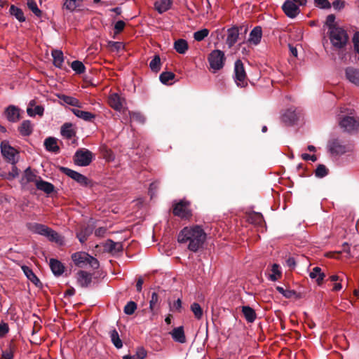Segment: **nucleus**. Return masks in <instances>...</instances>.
<instances>
[{
	"label": "nucleus",
	"mask_w": 359,
	"mask_h": 359,
	"mask_svg": "<svg viewBox=\"0 0 359 359\" xmlns=\"http://www.w3.org/2000/svg\"><path fill=\"white\" fill-rule=\"evenodd\" d=\"M206 239L203 229L198 225L187 226L181 230L178 235V242L184 243L189 242L188 249L196 252L202 247Z\"/></svg>",
	"instance_id": "nucleus-1"
},
{
	"label": "nucleus",
	"mask_w": 359,
	"mask_h": 359,
	"mask_svg": "<svg viewBox=\"0 0 359 359\" xmlns=\"http://www.w3.org/2000/svg\"><path fill=\"white\" fill-rule=\"evenodd\" d=\"M329 37L332 45L337 49L344 48L348 39L346 32L341 27H332L329 31Z\"/></svg>",
	"instance_id": "nucleus-2"
},
{
	"label": "nucleus",
	"mask_w": 359,
	"mask_h": 359,
	"mask_svg": "<svg viewBox=\"0 0 359 359\" xmlns=\"http://www.w3.org/2000/svg\"><path fill=\"white\" fill-rule=\"evenodd\" d=\"M72 259L75 265L81 268L90 266L91 268L96 269L99 267L97 259L85 252L74 253L72 255Z\"/></svg>",
	"instance_id": "nucleus-3"
},
{
	"label": "nucleus",
	"mask_w": 359,
	"mask_h": 359,
	"mask_svg": "<svg viewBox=\"0 0 359 359\" xmlns=\"http://www.w3.org/2000/svg\"><path fill=\"white\" fill-rule=\"evenodd\" d=\"M234 81L237 86L243 88L248 85V79L245 68L241 60H238L234 64Z\"/></svg>",
	"instance_id": "nucleus-4"
},
{
	"label": "nucleus",
	"mask_w": 359,
	"mask_h": 359,
	"mask_svg": "<svg viewBox=\"0 0 359 359\" xmlns=\"http://www.w3.org/2000/svg\"><path fill=\"white\" fill-rule=\"evenodd\" d=\"M1 152L2 156L12 164H15L18 161V152L13 147H11L9 142L6 140H4L0 144Z\"/></svg>",
	"instance_id": "nucleus-5"
},
{
	"label": "nucleus",
	"mask_w": 359,
	"mask_h": 359,
	"mask_svg": "<svg viewBox=\"0 0 359 359\" xmlns=\"http://www.w3.org/2000/svg\"><path fill=\"white\" fill-rule=\"evenodd\" d=\"M224 53L219 50H212L208 56L210 66L214 71L221 69L224 67Z\"/></svg>",
	"instance_id": "nucleus-6"
},
{
	"label": "nucleus",
	"mask_w": 359,
	"mask_h": 359,
	"mask_svg": "<svg viewBox=\"0 0 359 359\" xmlns=\"http://www.w3.org/2000/svg\"><path fill=\"white\" fill-rule=\"evenodd\" d=\"M93 159V154L90 151L83 149L76 151L74 154V163L79 166L88 165Z\"/></svg>",
	"instance_id": "nucleus-7"
},
{
	"label": "nucleus",
	"mask_w": 359,
	"mask_h": 359,
	"mask_svg": "<svg viewBox=\"0 0 359 359\" xmlns=\"http://www.w3.org/2000/svg\"><path fill=\"white\" fill-rule=\"evenodd\" d=\"M190 203L185 200H181L174 205L173 214L181 218H188L191 215L189 209Z\"/></svg>",
	"instance_id": "nucleus-8"
},
{
	"label": "nucleus",
	"mask_w": 359,
	"mask_h": 359,
	"mask_svg": "<svg viewBox=\"0 0 359 359\" xmlns=\"http://www.w3.org/2000/svg\"><path fill=\"white\" fill-rule=\"evenodd\" d=\"M328 151L333 155H342L350 150V147L344 144L338 139L331 140L327 144Z\"/></svg>",
	"instance_id": "nucleus-9"
},
{
	"label": "nucleus",
	"mask_w": 359,
	"mask_h": 359,
	"mask_svg": "<svg viewBox=\"0 0 359 359\" xmlns=\"http://www.w3.org/2000/svg\"><path fill=\"white\" fill-rule=\"evenodd\" d=\"M340 127L346 132L351 133L357 130L359 123L351 116H345L339 122Z\"/></svg>",
	"instance_id": "nucleus-10"
},
{
	"label": "nucleus",
	"mask_w": 359,
	"mask_h": 359,
	"mask_svg": "<svg viewBox=\"0 0 359 359\" xmlns=\"http://www.w3.org/2000/svg\"><path fill=\"white\" fill-rule=\"evenodd\" d=\"M300 5H298L296 3H294L292 1H285L284 4L282 6V8L285 13V15L290 18H295L300 12L299 6Z\"/></svg>",
	"instance_id": "nucleus-11"
},
{
	"label": "nucleus",
	"mask_w": 359,
	"mask_h": 359,
	"mask_svg": "<svg viewBox=\"0 0 359 359\" xmlns=\"http://www.w3.org/2000/svg\"><path fill=\"white\" fill-rule=\"evenodd\" d=\"M61 170L65 175H67L68 177H71L74 180H75L76 182H78L81 185H82V186L88 185V180L83 175H82L76 171H74L73 170H71L69 168H62Z\"/></svg>",
	"instance_id": "nucleus-12"
},
{
	"label": "nucleus",
	"mask_w": 359,
	"mask_h": 359,
	"mask_svg": "<svg viewBox=\"0 0 359 359\" xmlns=\"http://www.w3.org/2000/svg\"><path fill=\"white\" fill-rule=\"evenodd\" d=\"M108 102L111 108L120 111L123 109L125 100L118 94L112 93L109 96Z\"/></svg>",
	"instance_id": "nucleus-13"
},
{
	"label": "nucleus",
	"mask_w": 359,
	"mask_h": 359,
	"mask_svg": "<svg viewBox=\"0 0 359 359\" xmlns=\"http://www.w3.org/2000/svg\"><path fill=\"white\" fill-rule=\"evenodd\" d=\"M5 114L7 119L11 122H17L20 119V110L13 105L7 107Z\"/></svg>",
	"instance_id": "nucleus-14"
},
{
	"label": "nucleus",
	"mask_w": 359,
	"mask_h": 359,
	"mask_svg": "<svg viewBox=\"0 0 359 359\" xmlns=\"http://www.w3.org/2000/svg\"><path fill=\"white\" fill-rule=\"evenodd\" d=\"M346 77L351 83L359 86V69L353 67L346 68Z\"/></svg>",
	"instance_id": "nucleus-15"
},
{
	"label": "nucleus",
	"mask_w": 359,
	"mask_h": 359,
	"mask_svg": "<svg viewBox=\"0 0 359 359\" xmlns=\"http://www.w3.org/2000/svg\"><path fill=\"white\" fill-rule=\"evenodd\" d=\"M83 0H65L62 8L69 12L79 11L82 6Z\"/></svg>",
	"instance_id": "nucleus-16"
},
{
	"label": "nucleus",
	"mask_w": 359,
	"mask_h": 359,
	"mask_svg": "<svg viewBox=\"0 0 359 359\" xmlns=\"http://www.w3.org/2000/svg\"><path fill=\"white\" fill-rule=\"evenodd\" d=\"M77 280L81 287H88L92 281V275L86 271H80L77 273Z\"/></svg>",
	"instance_id": "nucleus-17"
},
{
	"label": "nucleus",
	"mask_w": 359,
	"mask_h": 359,
	"mask_svg": "<svg viewBox=\"0 0 359 359\" xmlns=\"http://www.w3.org/2000/svg\"><path fill=\"white\" fill-rule=\"evenodd\" d=\"M28 229L33 233L46 236L49 231V227L39 223H31L28 224Z\"/></svg>",
	"instance_id": "nucleus-18"
},
{
	"label": "nucleus",
	"mask_w": 359,
	"mask_h": 359,
	"mask_svg": "<svg viewBox=\"0 0 359 359\" xmlns=\"http://www.w3.org/2000/svg\"><path fill=\"white\" fill-rule=\"evenodd\" d=\"M170 334L174 341L181 344H184L186 342V337L182 326L174 328L172 331L170 332Z\"/></svg>",
	"instance_id": "nucleus-19"
},
{
	"label": "nucleus",
	"mask_w": 359,
	"mask_h": 359,
	"mask_svg": "<svg viewBox=\"0 0 359 359\" xmlns=\"http://www.w3.org/2000/svg\"><path fill=\"white\" fill-rule=\"evenodd\" d=\"M35 105V101L31 100L29 103V106L27 109V113L29 116H34L36 115L42 116L43 114L44 109L41 105Z\"/></svg>",
	"instance_id": "nucleus-20"
},
{
	"label": "nucleus",
	"mask_w": 359,
	"mask_h": 359,
	"mask_svg": "<svg viewBox=\"0 0 359 359\" xmlns=\"http://www.w3.org/2000/svg\"><path fill=\"white\" fill-rule=\"evenodd\" d=\"M58 98L62 101L65 104L71 105L72 107H76L79 108L83 107V104L76 97L68 96L65 95H58Z\"/></svg>",
	"instance_id": "nucleus-21"
},
{
	"label": "nucleus",
	"mask_w": 359,
	"mask_h": 359,
	"mask_svg": "<svg viewBox=\"0 0 359 359\" xmlns=\"http://www.w3.org/2000/svg\"><path fill=\"white\" fill-rule=\"evenodd\" d=\"M262 31L261 27H255L250 33L248 41L254 44L257 45L262 39Z\"/></svg>",
	"instance_id": "nucleus-22"
},
{
	"label": "nucleus",
	"mask_w": 359,
	"mask_h": 359,
	"mask_svg": "<svg viewBox=\"0 0 359 359\" xmlns=\"http://www.w3.org/2000/svg\"><path fill=\"white\" fill-rule=\"evenodd\" d=\"M35 184L39 190H41L47 194H51L55 189L54 186L51 183L43 181L41 179L36 180Z\"/></svg>",
	"instance_id": "nucleus-23"
},
{
	"label": "nucleus",
	"mask_w": 359,
	"mask_h": 359,
	"mask_svg": "<svg viewBox=\"0 0 359 359\" xmlns=\"http://www.w3.org/2000/svg\"><path fill=\"white\" fill-rule=\"evenodd\" d=\"M325 276V273L322 272L321 269L318 266L313 268L309 273V277L311 279L316 280V282L318 285L322 284Z\"/></svg>",
	"instance_id": "nucleus-24"
},
{
	"label": "nucleus",
	"mask_w": 359,
	"mask_h": 359,
	"mask_svg": "<svg viewBox=\"0 0 359 359\" xmlns=\"http://www.w3.org/2000/svg\"><path fill=\"white\" fill-rule=\"evenodd\" d=\"M238 35V30L236 27H232L228 29L226 44L229 46V47L233 46L236 43Z\"/></svg>",
	"instance_id": "nucleus-25"
},
{
	"label": "nucleus",
	"mask_w": 359,
	"mask_h": 359,
	"mask_svg": "<svg viewBox=\"0 0 359 359\" xmlns=\"http://www.w3.org/2000/svg\"><path fill=\"white\" fill-rule=\"evenodd\" d=\"M71 111L76 117L86 121H91L95 118V114L88 111H82L78 109H72Z\"/></svg>",
	"instance_id": "nucleus-26"
},
{
	"label": "nucleus",
	"mask_w": 359,
	"mask_h": 359,
	"mask_svg": "<svg viewBox=\"0 0 359 359\" xmlns=\"http://www.w3.org/2000/svg\"><path fill=\"white\" fill-rule=\"evenodd\" d=\"M61 135L66 139H71L76 135V132L73 128V125L70 123H65L61 127Z\"/></svg>",
	"instance_id": "nucleus-27"
},
{
	"label": "nucleus",
	"mask_w": 359,
	"mask_h": 359,
	"mask_svg": "<svg viewBox=\"0 0 359 359\" xmlns=\"http://www.w3.org/2000/svg\"><path fill=\"white\" fill-rule=\"evenodd\" d=\"M50 267L52 272L55 276H60L63 273L65 267L63 264L58 261L57 259H50Z\"/></svg>",
	"instance_id": "nucleus-28"
},
{
	"label": "nucleus",
	"mask_w": 359,
	"mask_h": 359,
	"mask_svg": "<svg viewBox=\"0 0 359 359\" xmlns=\"http://www.w3.org/2000/svg\"><path fill=\"white\" fill-rule=\"evenodd\" d=\"M44 146L46 149L51 152L58 153L60 151V147L57 143V139L55 137H48L44 141Z\"/></svg>",
	"instance_id": "nucleus-29"
},
{
	"label": "nucleus",
	"mask_w": 359,
	"mask_h": 359,
	"mask_svg": "<svg viewBox=\"0 0 359 359\" xmlns=\"http://www.w3.org/2000/svg\"><path fill=\"white\" fill-rule=\"evenodd\" d=\"M171 0H158L155 2V8L159 13L167 11L171 6Z\"/></svg>",
	"instance_id": "nucleus-30"
},
{
	"label": "nucleus",
	"mask_w": 359,
	"mask_h": 359,
	"mask_svg": "<svg viewBox=\"0 0 359 359\" xmlns=\"http://www.w3.org/2000/svg\"><path fill=\"white\" fill-rule=\"evenodd\" d=\"M242 312L248 322L252 323L255 320V319H256L255 311L253 309H252L249 306H243Z\"/></svg>",
	"instance_id": "nucleus-31"
},
{
	"label": "nucleus",
	"mask_w": 359,
	"mask_h": 359,
	"mask_svg": "<svg viewBox=\"0 0 359 359\" xmlns=\"http://www.w3.org/2000/svg\"><path fill=\"white\" fill-rule=\"evenodd\" d=\"M53 64L56 67L61 68L64 62L63 53L60 50H53L52 51Z\"/></svg>",
	"instance_id": "nucleus-32"
},
{
	"label": "nucleus",
	"mask_w": 359,
	"mask_h": 359,
	"mask_svg": "<svg viewBox=\"0 0 359 359\" xmlns=\"http://www.w3.org/2000/svg\"><path fill=\"white\" fill-rule=\"evenodd\" d=\"M48 233H46V237L48 238L49 241L52 242H55L59 245H62L64 243L63 238L59 235L56 231L49 228V231H48Z\"/></svg>",
	"instance_id": "nucleus-33"
},
{
	"label": "nucleus",
	"mask_w": 359,
	"mask_h": 359,
	"mask_svg": "<svg viewBox=\"0 0 359 359\" xmlns=\"http://www.w3.org/2000/svg\"><path fill=\"white\" fill-rule=\"evenodd\" d=\"M33 130L32 125L30 121H24L20 126L19 127V131L20 134L23 136L29 135Z\"/></svg>",
	"instance_id": "nucleus-34"
},
{
	"label": "nucleus",
	"mask_w": 359,
	"mask_h": 359,
	"mask_svg": "<svg viewBox=\"0 0 359 359\" xmlns=\"http://www.w3.org/2000/svg\"><path fill=\"white\" fill-rule=\"evenodd\" d=\"M175 50L180 54H184L188 50V43L186 40L180 39L174 43Z\"/></svg>",
	"instance_id": "nucleus-35"
},
{
	"label": "nucleus",
	"mask_w": 359,
	"mask_h": 359,
	"mask_svg": "<svg viewBox=\"0 0 359 359\" xmlns=\"http://www.w3.org/2000/svg\"><path fill=\"white\" fill-rule=\"evenodd\" d=\"M109 336L111 340V342L114 345V346L117 348H121L123 346V343L121 339L119 337L118 332L114 329L110 331Z\"/></svg>",
	"instance_id": "nucleus-36"
},
{
	"label": "nucleus",
	"mask_w": 359,
	"mask_h": 359,
	"mask_svg": "<svg viewBox=\"0 0 359 359\" xmlns=\"http://www.w3.org/2000/svg\"><path fill=\"white\" fill-rule=\"evenodd\" d=\"M283 118L285 122L292 123L298 118V116L294 110L290 109L284 114Z\"/></svg>",
	"instance_id": "nucleus-37"
},
{
	"label": "nucleus",
	"mask_w": 359,
	"mask_h": 359,
	"mask_svg": "<svg viewBox=\"0 0 359 359\" xmlns=\"http://www.w3.org/2000/svg\"><path fill=\"white\" fill-rule=\"evenodd\" d=\"M25 276L27 277V278L32 281L33 283H34L36 285L39 283V279L36 277V276L34 273L32 269H30L27 266H22V267Z\"/></svg>",
	"instance_id": "nucleus-38"
},
{
	"label": "nucleus",
	"mask_w": 359,
	"mask_h": 359,
	"mask_svg": "<svg viewBox=\"0 0 359 359\" xmlns=\"http://www.w3.org/2000/svg\"><path fill=\"white\" fill-rule=\"evenodd\" d=\"M105 248L110 252H119L122 249V245L120 243L114 242L111 240H108L105 244Z\"/></svg>",
	"instance_id": "nucleus-39"
},
{
	"label": "nucleus",
	"mask_w": 359,
	"mask_h": 359,
	"mask_svg": "<svg viewBox=\"0 0 359 359\" xmlns=\"http://www.w3.org/2000/svg\"><path fill=\"white\" fill-rule=\"evenodd\" d=\"M191 310L194 313V316L198 320H200L203 316V310L199 304L194 302L191 305Z\"/></svg>",
	"instance_id": "nucleus-40"
},
{
	"label": "nucleus",
	"mask_w": 359,
	"mask_h": 359,
	"mask_svg": "<svg viewBox=\"0 0 359 359\" xmlns=\"http://www.w3.org/2000/svg\"><path fill=\"white\" fill-rule=\"evenodd\" d=\"M149 67L155 72H158L161 69V58L158 55H155L151 60Z\"/></svg>",
	"instance_id": "nucleus-41"
},
{
	"label": "nucleus",
	"mask_w": 359,
	"mask_h": 359,
	"mask_svg": "<svg viewBox=\"0 0 359 359\" xmlns=\"http://www.w3.org/2000/svg\"><path fill=\"white\" fill-rule=\"evenodd\" d=\"M175 78V74L171 72H162L160 74L159 79L163 84H168V82Z\"/></svg>",
	"instance_id": "nucleus-42"
},
{
	"label": "nucleus",
	"mask_w": 359,
	"mask_h": 359,
	"mask_svg": "<svg viewBox=\"0 0 359 359\" xmlns=\"http://www.w3.org/2000/svg\"><path fill=\"white\" fill-rule=\"evenodd\" d=\"M10 11H11V14L15 15V18L20 22H23L25 20L23 12L20 8H18L14 6H11Z\"/></svg>",
	"instance_id": "nucleus-43"
},
{
	"label": "nucleus",
	"mask_w": 359,
	"mask_h": 359,
	"mask_svg": "<svg viewBox=\"0 0 359 359\" xmlns=\"http://www.w3.org/2000/svg\"><path fill=\"white\" fill-rule=\"evenodd\" d=\"M71 67L74 72H76L78 74H81L85 72L84 65L79 60H75L72 62Z\"/></svg>",
	"instance_id": "nucleus-44"
},
{
	"label": "nucleus",
	"mask_w": 359,
	"mask_h": 359,
	"mask_svg": "<svg viewBox=\"0 0 359 359\" xmlns=\"http://www.w3.org/2000/svg\"><path fill=\"white\" fill-rule=\"evenodd\" d=\"M208 34L209 30L208 29H202L194 33V38L196 41H201L208 36Z\"/></svg>",
	"instance_id": "nucleus-45"
},
{
	"label": "nucleus",
	"mask_w": 359,
	"mask_h": 359,
	"mask_svg": "<svg viewBox=\"0 0 359 359\" xmlns=\"http://www.w3.org/2000/svg\"><path fill=\"white\" fill-rule=\"evenodd\" d=\"M28 8L38 17L41 15V11L38 8L36 3L34 0H27Z\"/></svg>",
	"instance_id": "nucleus-46"
},
{
	"label": "nucleus",
	"mask_w": 359,
	"mask_h": 359,
	"mask_svg": "<svg viewBox=\"0 0 359 359\" xmlns=\"http://www.w3.org/2000/svg\"><path fill=\"white\" fill-rule=\"evenodd\" d=\"M272 274L270 275V280L275 281L281 276V272L279 269V265L277 264H273L272 265Z\"/></svg>",
	"instance_id": "nucleus-47"
},
{
	"label": "nucleus",
	"mask_w": 359,
	"mask_h": 359,
	"mask_svg": "<svg viewBox=\"0 0 359 359\" xmlns=\"http://www.w3.org/2000/svg\"><path fill=\"white\" fill-rule=\"evenodd\" d=\"M137 309V304L135 302L130 301L127 303L124 307V313L127 315H132Z\"/></svg>",
	"instance_id": "nucleus-48"
},
{
	"label": "nucleus",
	"mask_w": 359,
	"mask_h": 359,
	"mask_svg": "<svg viewBox=\"0 0 359 359\" xmlns=\"http://www.w3.org/2000/svg\"><path fill=\"white\" fill-rule=\"evenodd\" d=\"M158 301V296L156 292H153L151 299L149 301V309L152 313H154L157 303Z\"/></svg>",
	"instance_id": "nucleus-49"
},
{
	"label": "nucleus",
	"mask_w": 359,
	"mask_h": 359,
	"mask_svg": "<svg viewBox=\"0 0 359 359\" xmlns=\"http://www.w3.org/2000/svg\"><path fill=\"white\" fill-rule=\"evenodd\" d=\"M327 174V168L323 165H319L316 170V175L319 177H323Z\"/></svg>",
	"instance_id": "nucleus-50"
},
{
	"label": "nucleus",
	"mask_w": 359,
	"mask_h": 359,
	"mask_svg": "<svg viewBox=\"0 0 359 359\" xmlns=\"http://www.w3.org/2000/svg\"><path fill=\"white\" fill-rule=\"evenodd\" d=\"M108 46L112 50L119 51L120 50L123 48V44L121 42L118 41H109L108 43Z\"/></svg>",
	"instance_id": "nucleus-51"
},
{
	"label": "nucleus",
	"mask_w": 359,
	"mask_h": 359,
	"mask_svg": "<svg viewBox=\"0 0 359 359\" xmlns=\"http://www.w3.org/2000/svg\"><path fill=\"white\" fill-rule=\"evenodd\" d=\"M314 2L320 8L326 9L331 8V4L328 0H314Z\"/></svg>",
	"instance_id": "nucleus-52"
},
{
	"label": "nucleus",
	"mask_w": 359,
	"mask_h": 359,
	"mask_svg": "<svg viewBox=\"0 0 359 359\" xmlns=\"http://www.w3.org/2000/svg\"><path fill=\"white\" fill-rule=\"evenodd\" d=\"M130 117L132 120L138 121L140 123L144 122V117L139 112H132L130 114Z\"/></svg>",
	"instance_id": "nucleus-53"
},
{
	"label": "nucleus",
	"mask_w": 359,
	"mask_h": 359,
	"mask_svg": "<svg viewBox=\"0 0 359 359\" xmlns=\"http://www.w3.org/2000/svg\"><path fill=\"white\" fill-rule=\"evenodd\" d=\"M353 43L355 51L359 54V32H355L353 37Z\"/></svg>",
	"instance_id": "nucleus-54"
},
{
	"label": "nucleus",
	"mask_w": 359,
	"mask_h": 359,
	"mask_svg": "<svg viewBox=\"0 0 359 359\" xmlns=\"http://www.w3.org/2000/svg\"><path fill=\"white\" fill-rule=\"evenodd\" d=\"M9 331V327L7 323H0V337H4Z\"/></svg>",
	"instance_id": "nucleus-55"
},
{
	"label": "nucleus",
	"mask_w": 359,
	"mask_h": 359,
	"mask_svg": "<svg viewBox=\"0 0 359 359\" xmlns=\"http://www.w3.org/2000/svg\"><path fill=\"white\" fill-rule=\"evenodd\" d=\"M126 23L123 20H118L115 23L114 31L115 34H118L125 27Z\"/></svg>",
	"instance_id": "nucleus-56"
},
{
	"label": "nucleus",
	"mask_w": 359,
	"mask_h": 359,
	"mask_svg": "<svg viewBox=\"0 0 359 359\" xmlns=\"http://www.w3.org/2000/svg\"><path fill=\"white\" fill-rule=\"evenodd\" d=\"M137 359H144L147 355V351L142 347H140L137 349L135 354H134Z\"/></svg>",
	"instance_id": "nucleus-57"
},
{
	"label": "nucleus",
	"mask_w": 359,
	"mask_h": 359,
	"mask_svg": "<svg viewBox=\"0 0 359 359\" xmlns=\"http://www.w3.org/2000/svg\"><path fill=\"white\" fill-rule=\"evenodd\" d=\"M335 20V16L334 15H329L326 18V25L329 27L330 30L332 27H335L334 26V22Z\"/></svg>",
	"instance_id": "nucleus-58"
},
{
	"label": "nucleus",
	"mask_w": 359,
	"mask_h": 359,
	"mask_svg": "<svg viewBox=\"0 0 359 359\" xmlns=\"http://www.w3.org/2000/svg\"><path fill=\"white\" fill-rule=\"evenodd\" d=\"M104 158L108 161H112L114 160L115 156L113 152L110 149H106L104 154Z\"/></svg>",
	"instance_id": "nucleus-59"
},
{
	"label": "nucleus",
	"mask_w": 359,
	"mask_h": 359,
	"mask_svg": "<svg viewBox=\"0 0 359 359\" xmlns=\"http://www.w3.org/2000/svg\"><path fill=\"white\" fill-rule=\"evenodd\" d=\"M332 5L335 9L337 10H340L344 6V2L341 1V0H334L331 6Z\"/></svg>",
	"instance_id": "nucleus-60"
},
{
	"label": "nucleus",
	"mask_w": 359,
	"mask_h": 359,
	"mask_svg": "<svg viewBox=\"0 0 359 359\" xmlns=\"http://www.w3.org/2000/svg\"><path fill=\"white\" fill-rule=\"evenodd\" d=\"M106 231H107V229L105 228L100 227L95 230V235L97 237H102V236H104Z\"/></svg>",
	"instance_id": "nucleus-61"
},
{
	"label": "nucleus",
	"mask_w": 359,
	"mask_h": 359,
	"mask_svg": "<svg viewBox=\"0 0 359 359\" xmlns=\"http://www.w3.org/2000/svg\"><path fill=\"white\" fill-rule=\"evenodd\" d=\"M13 354L11 351H5L3 353L1 358L0 359H13Z\"/></svg>",
	"instance_id": "nucleus-62"
},
{
	"label": "nucleus",
	"mask_w": 359,
	"mask_h": 359,
	"mask_svg": "<svg viewBox=\"0 0 359 359\" xmlns=\"http://www.w3.org/2000/svg\"><path fill=\"white\" fill-rule=\"evenodd\" d=\"M276 290L282 294H283L285 297H290V291H288V290H285L283 289V287H280V286H278L276 287Z\"/></svg>",
	"instance_id": "nucleus-63"
},
{
	"label": "nucleus",
	"mask_w": 359,
	"mask_h": 359,
	"mask_svg": "<svg viewBox=\"0 0 359 359\" xmlns=\"http://www.w3.org/2000/svg\"><path fill=\"white\" fill-rule=\"evenodd\" d=\"M302 157L304 160H311L312 161H316V157L314 156V155H310V154H303L302 155Z\"/></svg>",
	"instance_id": "nucleus-64"
}]
</instances>
